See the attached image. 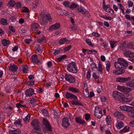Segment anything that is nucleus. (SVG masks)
Segmentation results:
<instances>
[{
    "label": "nucleus",
    "instance_id": "a211bd4d",
    "mask_svg": "<svg viewBox=\"0 0 134 134\" xmlns=\"http://www.w3.org/2000/svg\"><path fill=\"white\" fill-rule=\"evenodd\" d=\"M32 134H42L40 129L39 128H34L32 131Z\"/></svg>",
    "mask_w": 134,
    "mask_h": 134
},
{
    "label": "nucleus",
    "instance_id": "7c9ffc66",
    "mask_svg": "<svg viewBox=\"0 0 134 134\" xmlns=\"http://www.w3.org/2000/svg\"><path fill=\"white\" fill-rule=\"evenodd\" d=\"M74 100H73L72 101V104L73 105H81V104L80 103L79 101H78V99L77 98V99H74Z\"/></svg>",
    "mask_w": 134,
    "mask_h": 134
},
{
    "label": "nucleus",
    "instance_id": "e433bc0d",
    "mask_svg": "<svg viewBox=\"0 0 134 134\" xmlns=\"http://www.w3.org/2000/svg\"><path fill=\"white\" fill-rule=\"evenodd\" d=\"M134 109V108H133L131 107L127 106L126 111L131 113Z\"/></svg>",
    "mask_w": 134,
    "mask_h": 134
},
{
    "label": "nucleus",
    "instance_id": "a19ab883",
    "mask_svg": "<svg viewBox=\"0 0 134 134\" xmlns=\"http://www.w3.org/2000/svg\"><path fill=\"white\" fill-rule=\"evenodd\" d=\"M21 121L22 120L19 119L16 120L14 122V123L15 125H18L20 126H22V125L21 124Z\"/></svg>",
    "mask_w": 134,
    "mask_h": 134
},
{
    "label": "nucleus",
    "instance_id": "bf43d9fd",
    "mask_svg": "<svg viewBox=\"0 0 134 134\" xmlns=\"http://www.w3.org/2000/svg\"><path fill=\"white\" fill-rule=\"evenodd\" d=\"M38 1L37 0H36L33 3V6L34 7H37L38 4Z\"/></svg>",
    "mask_w": 134,
    "mask_h": 134
},
{
    "label": "nucleus",
    "instance_id": "de8ad7c7",
    "mask_svg": "<svg viewBox=\"0 0 134 134\" xmlns=\"http://www.w3.org/2000/svg\"><path fill=\"white\" fill-rule=\"evenodd\" d=\"M83 93L86 97H88V95L89 93L88 88H86L83 91Z\"/></svg>",
    "mask_w": 134,
    "mask_h": 134
},
{
    "label": "nucleus",
    "instance_id": "4468645a",
    "mask_svg": "<svg viewBox=\"0 0 134 134\" xmlns=\"http://www.w3.org/2000/svg\"><path fill=\"white\" fill-rule=\"evenodd\" d=\"M39 124L38 120L36 119L33 120L31 122V125L33 127H34L35 128H38L37 127H39Z\"/></svg>",
    "mask_w": 134,
    "mask_h": 134
},
{
    "label": "nucleus",
    "instance_id": "4c0bfd02",
    "mask_svg": "<svg viewBox=\"0 0 134 134\" xmlns=\"http://www.w3.org/2000/svg\"><path fill=\"white\" fill-rule=\"evenodd\" d=\"M15 4V1L13 0H11L9 2L8 5L9 7H13Z\"/></svg>",
    "mask_w": 134,
    "mask_h": 134
},
{
    "label": "nucleus",
    "instance_id": "864d4df0",
    "mask_svg": "<svg viewBox=\"0 0 134 134\" xmlns=\"http://www.w3.org/2000/svg\"><path fill=\"white\" fill-rule=\"evenodd\" d=\"M97 53V51L94 50H91L88 51V53L90 54H96Z\"/></svg>",
    "mask_w": 134,
    "mask_h": 134
},
{
    "label": "nucleus",
    "instance_id": "a18cd8bd",
    "mask_svg": "<svg viewBox=\"0 0 134 134\" xmlns=\"http://www.w3.org/2000/svg\"><path fill=\"white\" fill-rule=\"evenodd\" d=\"M44 16H45L46 17V18H47V20H49V22H52V19L51 18V17L50 14H47Z\"/></svg>",
    "mask_w": 134,
    "mask_h": 134
},
{
    "label": "nucleus",
    "instance_id": "f8f14e48",
    "mask_svg": "<svg viewBox=\"0 0 134 134\" xmlns=\"http://www.w3.org/2000/svg\"><path fill=\"white\" fill-rule=\"evenodd\" d=\"M65 96L66 98L68 99H77V97L75 95L69 92H66V93Z\"/></svg>",
    "mask_w": 134,
    "mask_h": 134
},
{
    "label": "nucleus",
    "instance_id": "1a4fd4ad",
    "mask_svg": "<svg viewBox=\"0 0 134 134\" xmlns=\"http://www.w3.org/2000/svg\"><path fill=\"white\" fill-rule=\"evenodd\" d=\"M43 125L49 131H52L51 127L49 122L45 118L43 119Z\"/></svg>",
    "mask_w": 134,
    "mask_h": 134
},
{
    "label": "nucleus",
    "instance_id": "9b49d317",
    "mask_svg": "<svg viewBox=\"0 0 134 134\" xmlns=\"http://www.w3.org/2000/svg\"><path fill=\"white\" fill-rule=\"evenodd\" d=\"M70 124L67 118L65 117L63 119L62 125L63 127L65 128L67 127L70 125Z\"/></svg>",
    "mask_w": 134,
    "mask_h": 134
},
{
    "label": "nucleus",
    "instance_id": "20e7f679",
    "mask_svg": "<svg viewBox=\"0 0 134 134\" xmlns=\"http://www.w3.org/2000/svg\"><path fill=\"white\" fill-rule=\"evenodd\" d=\"M67 69L69 72L72 73H76L77 71L75 63L74 62L70 63L68 65Z\"/></svg>",
    "mask_w": 134,
    "mask_h": 134
},
{
    "label": "nucleus",
    "instance_id": "5fc2aeb1",
    "mask_svg": "<svg viewBox=\"0 0 134 134\" xmlns=\"http://www.w3.org/2000/svg\"><path fill=\"white\" fill-rule=\"evenodd\" d=\"M86 43L89 45L90 46H92V44L91 42V40L88 39H86Z\"/></svg>",
    "mask_w": 134,
    "mask_h": 134
},
{
    "label": "nucleus",
    "instance_id": "f3484780",
    "mask_svg": "<svg viewBox=\"0 0 134 134\" xmlns=\"http://www.w3.org/2000/svg\"><path fill=\"white\" fill-rule=\"evenodd\" d=\"M32 61L34 63L38 64L40 62V61L38 59L36 55H33L31 57Z\"/></svg>",
    "mask_w": 134,
    "mask_h": 134
},
{
    "label": "nucleus",
    "instance_id": "58836bf2",
    "mask_svg": "<svg viewBox=\"0 0 134 134\" xmlns=\"http://www.w3.org/2000/svg\"><path fill=\"white\" fill-rule=\"evenodd\" d=\"M28 70V67L27 65H24L23 66V71L24 73H26Z\"/></svg>",
    "mask_w": 134,
    "mask_h": 134
},
{
    "label": "nucleus",
    "instance_id": "2eb2a0df",
    "mask_svg": "<svg viewBox=\"0 0 134 134\" xmlns=\"http://www.w3.org/2000/svg\"><path fill=\"white\" fill-rule=\"evenodd\" d=\"M60 26V25L59 23H56L50 26L49 28V30L51 31L53 29H57L59 28Z\"/></svg>",
    "mask_w": 134,
    "mask_h": 134
},
{
    "label": "nucleus",
    "instance_id": "8fccbe9b",
    "mask_svg": "<svg viewBox=\"0 0 134 134\" xmlns=\"http://www.w3.org/2000/svg\"><path fill=\"white\" fill-rule=\"evenodd\" d=\"M66 57V55H63L61 56V57L57 58V60L59 62L61 61L64 59Z\"/></svg>",
    "mask_w": 134,
    "mask_h": 134
},
{
    "label": "nucleus",
    "instance_id": "cd10ccee",
    "mask_svg": "<svg viewBox=\"0 0 134 134\" xmlns=\"http://www.w3.org/2000/svg\"><path fill=\"white\" fill-rule=\"evenodd\" d=\"M69 90L70 91H71L73 92L78 93L80 92L78 89L74 87H70L69 88Z\"/></svg>",
    "mask_w": 134,
    "mask_h": 134
},
{
    "label": "nucleus",
    "instance_id": "49530a36",
    "mask_svg": "<svg viewBox=\"0 0 134 134\" xmlns=\"http://www.w3.org/2000/svg\"><path fill=\"white\" fill-rule=\"evenodd\" d=\"M16 107L18 108H22L23 107H26L25 104H20L17 103L16 104Z\"/></svg>",
    "mask_w": 134,
    "mask_h": 134
},
{
    "label": "nucleus",
    "instance_id": "3c124183",
    "mask_svg": "<svg viewBox=\"0 0 134 134\" xmlns=\"http://www.w3.org/2000/svg\"><path fill=\"white\" fill-rule=\"evenodd\" d=\"M119 68L118 70V72L119 73V75H121L123 74L125 70L121 68Z\"/></svg>",
    "mask_w": 134,
    "mask_h": 134
},
{
    "label": "nucleus",
    "instance_id": "e2e57ef3",
    "mask_svg": "<svg viewBox=\"0 0 134 134\" xmlns=\"http://www.w3.org/2000/svg\"><path fill=\"white\" fill-rule=\"evenodd\" d=\"M130 51H127L125 52L124 53V55L127 57H129V53Z\"/></svg>",
    "mask_w": 134,
    "mask_h": 134
},
{
    "label": "nucleus",
    "instance_id": "2f4dec72",
    "mask_svg": "<svg viewBox=\"0 0 134 134\" xmlns=\"http://www.w3.org/2000/svg\"><path fill=\"white\" fill-rule=\"evenodd\" d=\"M127 47L130 49H134V43L131 42L127 44Z\"/></svg>",
    "mask_w": 134,
    "mask_h": 134
},
{
    "label": "nucleus",
    "instance_id": "680f3d73",
    "mask_svg": "<svg viewBox=\"0 0 134 134\" xmlns=\"http://www.w3.org/2000/svg\"><path fill=\"white\" fill-rule=\"evenodd\" d=\"M64 5L67 7H69L70 4V3L67 1H66L63 3Z\"/></svg>",
    "mask_w": 134,
    "mask_h": 134
},
{
    "label": "nucleus",
    "instance_id": "ddd939ff",
    "mask_svg": "<svg viewBox=\"0 0 134 134\" xmlns=\"http://www.w3.org/2000/svg\"><path fill=\"white\" fill-rule=\"evenodd\" d=\"M34 93V90L32 88H30L26 90L25 92L26 96L30 97L32 96L34 94H35Z\"/></svg>",
    "mask_w": 134,
    "mask_h": 134
},
{
    "label": "nucleus",
    "instance_id": "423d86ee",
    "mask_svg": "<svg viewBox=\"0 0 134 134\" xmlns=\"http://www.w3.org/2000/svg\"><path fill=\"white\" fill-rule=\"evenodd\" d=\"M65 78L66 81L69 82L70 83H73L75 81V78L73 76L70 74H65Z\"/></svg>",
    "mask_w": 134,
    "mask_h": 134
},
{
    "label": "nucleus",
    "instance_id": "f257e3e1",
    "mask_svg": "<svg viewBox=\"0 0 134 134\" xmlns=\"http://www.w3.org/2000/svg\"><path fill=\"white\" fill-rule=\"evenodd\" d=\"M130 77H120L116 78V81L118 82H120L122 83L126 82V85L129 87H133L132 80Z\"/></svg>",
    "mask_w": 134,
    "mask_h": 134
},
{
    "label": "nucleus",
    "instance_id": "39448f33",
    "mask_svg": "<svg viewBox=\"0 0 134 134\" xmlns=\"http://www.w3.org/2000/svg\"><path fill=\"white\" fill-rule=\"evenodd\" d=\"M78 10V11L81 13L84 16L88 18L91 17V15L88 12L82 7L79 8Z\"/></svg>",
    "mask_w": 134,
    "mask_h": 134
},
{
    "label": "nucleus",
    "instance_id": "c03bdc74",
    "mask_svg": "<svg viewBox=\"0 0 134 134\" xmlns=\"http://www.w3.org/2000/svg\"><path fill=\"white\" fill-rule=\"evenodd\" d=\"M62 53V49L60 48L59 49L55 50L53 54L55 56Z\"/></svg>",
    "mask_w": 134,
    "mask_h": 134
},
{
    "label": "nucleus",
    "instance_id": "6e6d98bb",
    "mask_svg": "<svg viewBox=\"0 0 134 134\" xmlns=\"http://www.w3.org/2000/svg\"><path fill=\"white\" fill-rule=\"evenodd\" d=\"M77 7V4L74 3H72L70 6V8L71 9H73Z\"/></svg>",
    "mask_w": 134,
    "mask_h": 134
},
{
    "label": "nucleus",
    "instance_id": "09e8293b",
    "mask_svg": "<svg viewBox=\"0 0 134 134\" xmlns=\"http://www.w3.org/2000/svg\"><path fill=\"white\" fill-rule=\"evenodd\" d=\"M127 106L125 105H123L122 106H120V108L121 110L126 111Z\"/></svg>",
    "mask_w": 134,
    "mask_h": 134
},
{
    "label": "nucleus",
    "instance_id": "79ce46f5",
    "mask_svg": "<svg viewBox=\"0 0 134 134\" xmlns=\"http://www.w3.org/2000/svg\"><path fill=\"white\" fill-rule=\"evenodd\" d=\"M42 114L44 116H47L48 115V112L47 110L44 109H43L41 110Z\"/></svg>",
    "mask_w": 134,
    "mask_h": 134
},
{
    "label": "nucleus",
    "instance_id": "603ef678",
    "mask_svg": "<svg viewBox=\"0 0 134 134\" xmlns=\"http://www.w3.org/2000/svg\"><path fill=\"white\" fill-rule=\"evenodd\" d=\"M125 87L118 86L117 87V89L120 91L123 92Z\"/></svg>",
    "mask_w": 134,
    "mask_h": 134
},
{
    "label": "nucleus",
    "instance_id": "dca6fc26",
    "mask_svg": "<svg viewBox=\"0 0 134 134\" xmlns=\"http://www.w3.org/2000/svg\"><path fill=\"white\" fill-rule=\"evenodd\" d=\"M18 67L17 66L14 64L10 65L9 67V70H10L12 71H16L18 69Z\"/></svg>",
    "mask_w": 134,
    "mask_h": 134
},
{
    "label": "nucleus",
    "instance_id": "c85d7f7f",
    "mask_svg": "<svg viewBox=\"0 0 134 134\" xmlns=\"http://www.w3.org/2000/svg\"><path fill=\"white\" fill-rule=\"evenodd\" d=\"M91 68L93 70L95 71H97V67L96 65L94 63H92L91 65Z\"/></svg>",
    "mask_w": 134,
    "mask_h": 134
},
{
    "label": "nucleus",
    "instance_id": "9d476101",
    "mask_svg": "<svg viewBox=\"0 0 134 134\" xmlns=\"http://www.w3.org/2000/svg\"><path fill=\"white\" fill-rule=\"evenodd\" d=\"M133 98V97L131 94H129L127 95L126 97H125L124 95V98L123 100V103L129 102L131 101Z\"/></svg>",
    "mask_w": 134,
    "mask_h": 134
},
{
    "label": "nucleus",
    "instance_id": "412c9836",
    "mask_svg": "<svg viewBox=\"0 0 134 134\" xmlns=\"http://www.w3.org/2000/svg\"><path fill=\"white\" fill-rule=\"evenodd\" d=\"M47 21L46 19V17L44 16L42 17L40 21V23L42 25H45L47 24Z\"/></svg>",
    "mask_w": 134,
    "mask_h": 134
},
{
    "label": "nucleus",
    "instance_id": "338daca9",
    "mask_svg": "<svg viewBox=\"0 0 134 134\" xmlns=\"http://www.w3.org/2000/svg\"><path fill=\"white\" fill-rule=\"evenodd\" d=\"M91 70L90 69H89L88 70V72L87 73V79H89L91 76Z\"/></svg>",
    "mask_w": 134,
    "mask_h": 134
},
{
    "label": "nucleus",
    "instance_id": "69168bd1",
    "mask_svg": "<svg viewBox=\"0 0 134 134\" xmlns=\"http://www.w3.org/2000/svg\"><path fill=\"white\" fill-rule=\"evenodd\" d=\"M21 11L23 12H28L29 9L27 8L24 7L23 9Z\"/></svg>",
    "mask_w": 134,
    "mask_h": 134
},
{
    "label": "nucleus",
    "instance_id": "4be33fe9",
    "mask_svg": "<svg viewBox=\"0 0 134 134\" xmlns=\"http://www.w3.org/2000/svg\"><path fill=\"white\" fill-rule=\"evenodd\" d=\"M130 131V128L128 126H125L120 131V132L121 133H125Z\"/></svg>",
    "mask_w": 134,
    "mask_h": 134
},
{
    "label": "nucleus",
    "instance_id": "6e6552de",
    "mask_svg": "<svg viewBox=\"0 0 134 134\" xmlns=\"http://www.w3.org/2000/svg\"><path fill=\"white\" fill-rule=\"evenodd\" d=\"M114 115L116 118L121 120H123L125 117L123 114L117 111L114 113Z\"/></svg>",
    "mask_w": 134,
    "mask_h": 134
},
{
    "label": "nucleus",
    "instance_id": "f03ea898",
    "mask_svg": "<svg viewBox=\"0 0 134 134\" xmlns=\"http://www.w3.org/2000/svg\"><path fill=\"white\" fill-rule=\"evenodd\" d=\"M114 66L116 69L118 68H123L125 69L128 65L127 61L122 58H119L118 59V62L114 64Z\"/></svg>",
    "mask_w": 134,
    "mask_h": 134
},
{
    "label": "nucleus",
    "instance_id": "a878e982",
    "mask_svg": "<svg viewBox=\"0 0 134 134\" xmlns=\"http://www.w3.org/2000/svg\"><path fill=\"white\" fill-rule=\"evenodd\" d=\"M68 41V40H67L65 38H63L59 41V42L60 44H63L67 43Z\"/></svg>",
    "mask_w": 134,
    "mask_h": 134
},
{
    "label": "nucleus",
    "instance_id": "0eeeda50",
    "mask_svg": "<svg viewBox=\"0 0 134 134\" xmlns=\"http://www.w3.org/2000/svg\"><path fill=\"white\" fill-rule=\"evenodd\" d=\"M94 115L97 118L100 119L102 116V110L99 107L96 108L94 110Z\"/></svg>",
    "mask_w": 134,
    "mask_h": 134
},
{
    "label": "nucleus",
    "instance_id": "c9c22d12",
    "mask_svg": "<svg viewBox=\"0 0 134 134\" xmlns=\"http://www.w3.org/2000/svg\"><path fill=\"white\" fill-rule=\"evenodd\" d=\"M106 69L109 72V71L110 66V63L109 61H106Z\"/></svg>",
    "mask_w": 134,
    "mask_h": 134
},
{
    "label": "nucleus",
    "instance_id": "aec40b11",
    "mask_svg": "<svg viewBox=\"0 0 134 134\" xmlns=\"http://www.w3.org/2000/svg\"><path fill=\"white\" fill-rule=\"evenodd\" d=\"M98 67H97V71H98L99 74H102L103 73L102 71V65L100 62H99L98 63Z\"/></svg>",
    "mask_w": 134,
    "mask_h": 134
},
{
    "label": "nucleus",
    "instance_id": "052dcab7",
    "mask_svg": "<svg viewBox=\"0 0 134 134\" xmlns=\"http://www.w3.org/2000/svg\"><path fill=\"white\" fill-rule=\"evenodd\" d=\"M92 76L95 79L99 78V76L97 75L96 74L95 72H94L93 73Z\"/></svg>",
    "mask_w": 134,
    "mask_h": 134
},
{
    "label": "nucleus",
    "instance_id": "393cba45",
    "mask_svg": "<svg viewBox=\"0 0 134 134\" xmlns=\"http://www.w3.org/2000/svg\"><path fill=\"white\" fill-rule=\"evenodd\" d=\"M76 122L79 124H84L86 123L85 121L80 118H76Z\"/></svg>",
    "mask_w": 134,
    "mask_h": 134
},
{
    "label": "nucleus",
    "instance_id": "0e129e2a",
    "mask_svg": "<svg viewBox=\"0 0 134 134\" xmlns=\"http://www.w3.org/2000/svg\"><path fill=\"white\" fill-rule=\"evenodd\" d=\"M101 45L103 46L104 48H107L108 47V43L107 42H104L101 44Z\"/></svg>",
    "mask_w": 134,
    "mask_h": 134
},
{
    "label": "nucleus",
    "instance_id": "473e14b6",
    "mask_svg": "<svg viewBox=\"0 0 134 134\" xmlns=\"http://www.w3.org/2000/svg\"><path fill=\"white\" fill-rule=\"evenodd\" d=\"M117 42L116 41H110V43L112 48H114L117 45L116 44Z\"/></svg>",
    "mask_w": 134,
    "mask_h": 134
},
{
    "label": "nucleus",
    "instance_id": "13d9d810",
    "mask_svg": "<svg viewBox=\"0 0 134 134\" xmlns=\"http://www.w3.org/2000/svg\"><path fill=\"white\" fill-rule=\"evenodd\" d=\"M110 118V117L109 116H107L106 118V120L108 125L109 124Z\"/></svg>",
    "mask_w": 134,
    "mask_h": 134
},
{
    "label": "nucleus",
    "instance_id": "4d7b16f0",
    "mask_svg": "<svg viewBox=\"0 0 134 134\" xmlns=\"http://www.w3.org/2000/svg\"><path fill=\"white\" fill-rule=\"evenodd\" d=\"M15 5L18 8H20L21 7V3L20 2H17L15 3Z\"/></svg>",
    "mask_w": 134,
    "mask_h": 134
},
{
    "label": "nucleus",
    "instance_id": "c756f323",
    "mask_svg": "<svg viewBox=\"0 0 134 134\" xmlns=\"http://www.w3.org/2000/svg\"><path fill=\"white\" fill-rule=\"evenodd\" d=\"M30 118V116L29 114H28L26 117L24 119V121L26 124L28 123Z\"/></svg>",
    "mask_w": 134,
    "mask_h": 134
},
{
    "label": "nucleus",
    "instance_id": "f704fd0d",
    "mask_svg": "<svg viewBox=\"0 0 134 134\" xmlns=\"http://www.w3.org/2000/svg\"><path fill=\"white\" fill-rule=\"evenodd\" d=\"M54 114L55 118L57 119H58L60 117V113L59 112H57L56 111L54 110Z\"/></svg>",
    "mask_w": 134,
    "mask_h": 134
},
{
    "label": "nucleus",
    "instance_id": "6ab92c4d",
    "mask_svg": "<svg viewBox=\"0 0 134 134\" xmlns=\"http://www.w3.org/2000/svg\"><path fill=\"white\" fill-rule=\"evenodd\" d=\"M127 47V46L126 45V41H124L121 44L120 47V48L121 50L124 51Z\"/></svg>",
    "mask_w": 134,
    "mask_h": 134
},
{
    "label": "nucleus",
    "instance_id": "774afa93",
    "mask_svg": "<svg viewBox=\"0 0 134 134\" xmlns=\"http://www.w3.org/2000/svg\"><path fill=\"white\" fill-rule=\"evenodd\" d=\"M72 46L71 45H70L64 48V50L65 51H67L69 50L70 49V48Z\"/></svg>",
    "mask_w": 134,
    "mask_h": 134
},
{
    "label": "nucleus",
    "instance_id": "7ed1b4c3",
    "mask_svg": "<svg viewBox=\"0 0 134 134\" xmlns=\"http://www.w3.org/2000/svg\"><path fill=\"white\" fill-rule=\"evenodd\" d=\"M124 95L122 93L117 91H114L112 94L113 97L115 99L119 100L123 103Z\"/></svg>",
    "mask_w": 134,
    "mask_h": 134
},
{
    "label": "nucleus",
    "instance_id": "5701e85b",
    "mask_svg": "<svg viewBox=\"0 0 134 134\" xmlns=\"http://www.w3.org/2000/svg\"><path fill=\"white\" fill-rule=\"evenodd\" d=\"M10 132L11 134H21L20 130L19 129L11 130Z\"/></svg>",
    "mask_w": 134,
    "mask_h": 134
},
{
    "label": "nucleus",
    "instance_id": "ea45409f",
    "mask_svg": "<svg viewBox=\"0 0 134 134\" xmlns=\"http://www.w3.org/2000/svg\"><path fill=\"white\" fill-rule=\"evenodd\" d=\"M131 91V88L125 87L123 92L126 93H128L130 92Z\"/></svg>",
    "mask_w": 134,
    "mask_h": 134
},
{
    "label": "nucleus",
    "instance_id": "b1692460",
    "mask_svg": "<svg viewBox=\"0 0 134 134\" xmlns=\"http://www.w3.org/2000/svg\"><path fill=\"white\" fill-rule=\"evenodd\" d=\"M39 25L36 23H33L31 25V27L32 30H36L38 27Z\"/></svg>",
    "mask_w": 134,
    "mask_h": 134
},
{
    "label": "nucleus",
    "instance_id": "72a5a7b5",
    "mask_svg": "<svg viewBox=\"0 0 134 134\" xmlns=\"http://www.w3.org/2000/svg\"><path fill=\"white\" fill-rule=\"evenodd\" d=\"M2 44L4 46H6L9 44V41L6 40L4 39L2 41Z\"/></svg>",
    "mask_w": 134,
    "mask_h": 134
},
{
    "label": "nucleus",
    "instance_id": "37998d69",
    "mask_svg": "<svg viewBox=\"0 0 134 134\" xmlns=\"http://www.w3.org/2000/svg\"><path fill=\"white\" fill-rule=\"evenodd\" d=\"M6 19H2L1 20V23L3 25H7L8 24Z\"/></svg>",
    "mask_w": 134,
    "mask_h": 134
},
{
    "label": "nucleus",
    "instance_id": "bb28decb",
    "mask_svg": "<svg viewBox=\"0 0 134 134\" xmlns=\"http://www.w3.org/2000/svg\"><path fill=\"white\" fill-rule=\"evenodd\" d=\"M124 126V124L122 121L120 122L119 123H118L116 125V127L118 129H119L122 128Z\"/></svg>",
    "mask_w": 134,
    "mask_h": 134
}]
</instances>
